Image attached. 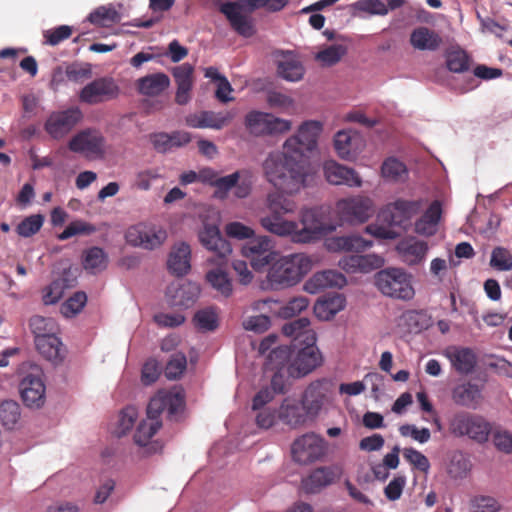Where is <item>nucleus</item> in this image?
<instances>
[{
  "instance_id": "obj_51",
  "label": "nucleus",
  "mask_w": 512,
  "mask_h": 512,
  "mask_svg": "<svg viewBox=\"0 0 512 512\" xmlns=\"http://www.w3.org/2000/svg\"><path fill=\"white\" fill-rule=\"evenodd\" d=\"M161 427V421L143 420L138 425L134 434V441L139 446H146L150 439L156 434Z\"/></svg>"
},
{
  "instance_id": "obj_22",
  "label": "nucleus",
  "mask_w": 512,
  "mask_h": 512,
  "mask_svg": "<svg viewBox=\"0 0 512 512\" xmlns=\"http://www.w3.org/2000/svg\"><path fill=\"white\" fill-rule=\"evenodd\" d=\"M194 67L189 63H183L172 69V75L177 85L175 102L178 105H186L191 100V91L194 85Z\"/></svg>"
},
{
  "instance_id": "obj_19",
  "label": "nucleus",
  "mask_w": 512,
  "mask_h": 512,
  "mask_svg": "<svg viewBox=\"0 0 512 512\" xmlns=\"http://www.w3.org/2000/svg\"><path fill=\"white\" fill-rule=\"evenodd\" d=\"M326 180L332 185H345L350 188L362 186V178L359 173L350 167L342 165L334 160L326 161L323 165Z\"/></svg>"
},
{
  "instance_id": "obj_43",
  "label": "nucleus",
  "mask_w": 512,
  "mask_h": 512,
  "mask_svg": "<svg viewBox=\"0 0 512 512\" xmlns=\"http://www.w3.org/2000/svg\"><path fill=\"white\" fill-rule=\"evenodd\" d=\"M346 300L340 294L328 296L317 301L314 307L315 314L321 319H329L344 309Z\"/></svg>"
},
{
  "instance_id": "obj_46",
  "label": "nucleus",
  "mask_w": 512,
  "mask_h": 512,
  "mask_svg": "<svg viewBox=\"0 0 512 512\" xmlns=\"http://www.w3.org/2000/svg\"><path fill=\"white\" fill-rule=\"evenodd\" d=\"M206 281L224 297H229L232 294V281L222 269L215 268L208 271Z\"/></svg>"
},
{
  "instance_id": "obj_8",
  "label": "nucleus",
  "mask_w": 512,
  "mask_h": 512,
  "mask_svg": "<svg viewBox=\"0 0 512 512\" xmlns=\"http://www.w3.org/2000/svg\"><path fill=\"white\" fill-rule=\"evenodd\" d=\"M245 127L256 137L275 136L288 132L292 127L290 120L278 118L270 113L251 111L245 116Z\"/></svg>"
},
{
  "instance_id": "obj_49",
  "label": "nucleus",
  "mask_w": 512,
  "mask_h": 512,
  "mask_svg": "<svg viewBox=\"0 0 512 512\" xmlns=\"http://www.w3.org/2000/svg\"><path fill=\"white\" fill-rule=\"evenodd\" d=\"M88 20L94 25L109 27L119 22L120 15L113 8L100 6L89 14Z\"/></svg>"
},
{
  "instance_id": "obj_55",
  "label": "nucleus",
  "mask_w": 512,
  "mask_h": 512,
  "mask_svg": "<svg viewBox=\"0 0 512 512\" xmlns=\"http://www.w3.org/2000/svg\"><path fill=\"white\" fill-rule=\"evenodd\" d=\"M334 147L340 158L345 160L351 159L353 156L351 131H338L334 137Z\"/></svg>"
},
{
  "instance_id": "obj_27",
  "label": "nucleus",
  "mask_w": 512,
  "mask_h": 512,
  "mask_svg": "<svg viewBox=\"0 0 512 512\" xmlns=\"http://www.w3.org/2000/svg\"><path fill=\"white\" fill-rule=\"evenodd\" d=\"M324 244L329 252H362L370 248L373 242L365 240L359 235L352 234L326 238Z\"/></svg>"
},
{
  "instance_id": "obj_2",
  "label": "nucleus",
  "mask_w": 512,
  "mask_h": 512,
  "mask_svg": "<svg viewBox=\"0 0 512 512\" xmlns=\"http://www.w3.org/2000/svg\"><path fill=\"white\" fill-rule=\"evenodd\" d=\"M329 209L324 206L302 208L299 224L296 221L279 218H260L261 226L269 233L279 237H290L293 243H313L336 230L328 219Z\"/></svg>"
},
{
  "instance_id": "obj_18",
  "label": "nucleus",
  "mask_w": 512,
  "mask_h": 512,
  "mask_svg": "<svg viewBox=\"0 0 512 512\" xmlns=\"http://www.w3.org/2000/svg\"><path fill=\"white\" fill-rule=\"evenodd\" d=\"M105 138L95 129H86L71 138L68 147L75 153L101 156L104 153Z\"/></svg>"
},
{
  "instance_id": "obj_48",
  "label": "nucleus",
  "mask_w": 512,
  "mask_h": 512,
  "mask_svg": "<svg viewBox=\"0 0 512 512\" xmlns=\"http://www.w3.org/2000/svg\"><path fill=\"white\" fill-rule=\"evenodd\" d=\"M381 172L385 179L394 182L404 181L408 175L405 164L393 157L383 162Z\"/></svg>"
},
{
  "instance_id": "obj_28",
  "label": "nucleus",
  "mask_w": 512,
  "mask_h": 512,
  "mask_svg": "<svg viewBox=\"0 0 512 512\" xmlns=\"http://www.w3.org/2000/svg\"><path fill=\"white\" fill-rule=\"evenodd\" d=\"M442 216V204L434 200L425 210L422 216L416 220L414 231L421 236L431 237L437 233L438 225Z\"/></svg>"
},
{
  "instance_id": "obj_21",
  "label": "nucleus",
  "mask_w": 512,
  "mask_h": 512,
  "mask_svg": "<svg viewBox=\"0 0 512 512\" xmlns=\"http://www.w3.org/2000/svg\"><path fill=\"white\" fill-rule=\"evenodd\" d=\"M199 240L219 261L225 260L232 252L231 244L222 237L216 225H205L199 232Z\"/></svg>"
},
{
  "instance_id": "obj_44",
  "label": "nucleus",
  "mask_w": 512,
  "mask_h": 512,
  "mask_svg": "<svg viewBox=\"0 0 512 512\" xmlns=\"http://www.w3.org/2000/svg\"><path fill=\"white\" fill-rule=\"evenodd\" d=\"M293 349L291 345H281L270 351L266 361L267 370H286L292 360Z\"/></svg>"
},
{
  "instance_id": "obj_33",
  "label": "nucleus",
  "mask_w": 512,
  "mask_h": 512,
  "mask_svg": "<svg viewBox=\"0 0 512 512\" xmlns=\"http://www.w3.org/2000/svg\"><path fill=\"white\" fill-rule=\"evenodd\" d=\"M191 249L186 243H179L171 249L167 261L168 270L175 276L186 275L191 268Z\"/></svg>"
},
{
  "instance_id": "obj_1",
  "label": "nucleus",
  "mask_w": 512,
  "mask_h": 512,
  "mask_svg": "<svg viewBox=\"0 0 512 512\" xmlns=\"http://www.w3.org/2000/svg\"><path fill=\"white\" fill-rule=\"evenodd\" d=\"M321 131L320 122H303L297 134L284 142L282 152H271L264 160L262 167L266 180L288 193H298L304 188L308 176L304 158L306 153L316 149Z\"/></svg>"
},
{
  "instance_id": "obj_14",
  "label": "nucleus",
  "mask_w": 512,
  "mask_h": 512,
  "mask_svg": "<svg viewBox=\"0 0 512 512\" xmlns=\"http://www.w3.org/2000/svg\"><path fill=\"white\" fill-rule=\"evenodd\" d=\"M118 93L119 88L112 78L101 77L93 80L81 89L79 100L83 103L94 105L116 98Z\"/></svg>"
},
{
  "instance_id": "obj_58",
  "label": "nucleus",
  "mask_w": 512,
  "mask_h": 512,
  "mask_svg": "<svg viewBox=\"0 0 512 512\" xmlns=\"http://www.w3.org/2000/svg\"><path fill=\"white\" fill-rule=\"evenodd\" d=\"M346 54V48L343 45H331L316 54V60L325 66H331L340 61Z\"/></svg>"
},
{
  "instance_id": "obj_57",
  "label": "nucleus",
  "mask_w": 512,
  "mask_h": 512,
  "mask_svg": "<svg viewBox=\"0 0 512 512\" xmlns=\"http://www.w3.org/2000/svg\"><path fill=\"white\" fill-rule=\"evenodd\" d=\"M95 231L94 225L82 220H76L67 225L63 232L58 235V239L64 241L75 235H89Z\"/></svg>"
},
{
  "instance_id": "obj_56",
  "label": "nucleus",
  "mask_w": 512,
  "mask_h": 512,
  "mask_svg": "<svg viewBox=\"0 0 512 512\" xmlns=\"http://www.w3.org/2000/svg\"><path fill=\"white\" fill-rule=\"evenodd\" d=\"M195 326L202 331H213L218 326V317L213 308L199 310L193 318Z\"/></svg>"
},
{
  "instance_id": "obj_62",
  "label": "nucleus",
  "mask_w": 512,
  "mask_h": 512,
  "mask_svg": "<svg viewBox=\"0 0 512 512\" xmlns=\"http://www.w3.org/2000/svg\"><path fill=\"white\" fill-rule=\"evenodd\" d=\"M490 265L499 271H509L512 269V255L502 247L493 249L490 259Z\"/></svg>"
},
{
  "instance_id": "obj_60",
  "label": "nucleus",
  "mask_w": 512,
  "mask_h": 512,
  "mask_svg": "<svg viewBox=\"0 0 512 512\" xmlns=\"http://www.w3.org/2000/svg\"><path fill=\"white\" fill-rule=\"evenodd\" d=\"M240 171H236L230 175L218 177L214 187L216 188L214 196L218 199H225L228 192L237 184L241 178Z\"/></svg>"
},
{
  "instance_id": "obj_32",
  "label": "nucleus",
  "mask_w": 512,
  "mask_h": 512,
  "mask_svg": "<svg viewBox=\"0 0 512 512\" xmlns=\"http://www.w3.org/2000/svg\"><path fill=\"white\" fill-rule=\"evenodd\" d=\"M482 399V387L472 382L459 384L452 390V400L459 406L475 409Z\"/></svg>"
},
{
  "instance_id": "obj_17",
  "label": "nucleus",
  "mask_w": 512,
  "mask_h": 512,
  "mask_svg": "<svg viewBox=\"0 0 512 512\" xmlns=\"http://www.w3.org/2000/svg\"><path fill=\"white\" fill-rule=\"evenodd\" d=\"M81 119L82 112L77 107L54 112L45 122V130L52 138L61 139L66 136Z\"/></svg>"
},
{
  "instance_id": "obj_38",
  "label": "nucleus",
  "mask_w": 512,
  "mask_h": 512,
  "mask_svg": "<svg viewBox=\"0 0 512 512\" xmlns=\"http://www.w3.org/2000/svg\"><path fill=\"white\" fill-rule=\"evenodd\" d=\"M35 345L38 352L53 363H60L64 359L65 348L56 334L36 340Z\"/></svg>"
},
{
  "instance_id": "obj_23",
  "label": "nucleus",
  "mask_w": 512,
  "mask_h": 512,
  "mask_svg": "<svg viewBox=\"0 0 512 512\" xmlns=\"http://www.w3.org/2000/svg\"><path fill=\"white\" fill-rule=\"evenodd\" d=\"M383 263V258L376 254H354L342 257L339 267L347 273H369L380 268Z\"/></svg>"
},
{
  "instance_id": "obj_53",
  "label": "nucleus",
  "mask_w": 512,
  "mask_h": 512,
  "mask_svg": "<svg viewBox=\"0 0 512 512\" xmlns=\"http://www.w3.org/2000/svg\"><path fill=\"white\" fill-rule=\"evenodd\" d=\"M44 216L33 214L25 217L16 227L19 236L28 238L38 233L43 226Z\"/></svg>"
},
{
  "instance_id": "obj_36",
  "label": "nucleus",
  "mask_w": 512,
  "mask_h": 512,
  "mask_svg": "<svg viewBox=\"0 0 512 512\" xmlns=\"http://www.w3.org/2000/svg\"><path fill=\"white\" fill-rule=\"evenodd\" d=\"M275 189L277 191L269 193L266 199V204L271 214L262 216L261 218L284 219L283 215L293 213L296 210V203L284 195H293L294 193H288L276 187Z\"/></svg>"
},
{
  "instance_id": "obj_13",
  "label": "nucleus",
  "mask_w": 512,
  "mask_h": 512,
  "mask_svg": "<svg viewBox=\"0 0 512 512\" xmlns=\"http://www.w3.org/2000/svg\"><path fill=\"white\" fill-rule=\"evenodd\" d=\"M184 403V395L179 391H159L147 406V419L160 421L159 416L165 410L172 418L183 409Z\"/></svg>"
},
{
  "instance_id": "obj_59",
  "label": "nucleus",
  "mask_w": 512,
  "mask_h": 512,
  "mask_svg": "<svg viewBox=\"0 0 512 512\" xmlns=\"http://www.w3.org/2000/svg\"><path fill=\"white\" fill-rule=\"evenodd\" d=\"M87 302V296L84 292H75L61 305V313L65 317H72L79 313Z\"/></svg>"
},
{
  "instance_id": "obj_42",
  "label": "nucleus",
  "mask_w": 512,
  "mask_h": 512,
  "mask_svg": "<svg viewBox=\"0 0 512 512\" xmlns=\"http://www.w3.org/2000/svg\"><path fill=\"white\" fill-rule=\"evenodd\" d=\"M82 264L85 270L96 274L106 269L108 256L100 247H91L83 252Z\"/></svg>"
},
{
  "instance_id": "obj_12",
  "label": "nucleus",
  "mask_w": 512,
  "mask_h": 512,
  "mask_svg": "<svg viewBox=\"0 0 512 512\" xmlns=\"http://www.w3.org/2000/svg\"><path fill=\"white\" fill-rule=\"evenodd\" d=\"M326 451V443L323 438L308 433L297 438L291 448L293 460L299 464H311L322 458Z\"/></svg>"
},
{
  "instance_id": "obj_40",
  "label": "nucleus",
  "mask_w": 512,
  "mask_h": 512,
  "mask_svg": "<svg viewBox=\"0 0 512 512\" xmlns=\"http://www.w3.org/2000/svg\"><path fill=\"white\" fill-rule=\"evenodd\" d=\"M345 276L336 270H325L316 273L310 281L306 284L307 289L310 292H314L309 289V286H313L317 290H324L327 288H341L346 285Z\"/></svg>"
},
{
  "instance_id": "obj_4",
  "label": "nucleus",
  "mask_w": 512,
  "mask_h": 512,
  "mask_svg": "<svg viewBox=\"0 0 512 512\" xmlns=\"http://www.w3.org/2000/svg\"><path fill=\"white\" fill-rule=\"evenodd\" d=\"M289 0H239L225 2L220 5V12L225 15L230 26L239 35L250 37L254 34L251 20L244 12L251 13L256 9L265 8L270 12L281 11Z\"/></svg>"
},
{
  "instance_id": "obj_35",
  "label": "nucleus",
  "mask_w": 512,
  "mask_h": 512,
  "mask_svg": "<svg viewBox=\"0 0 512 512\" xmlns=\"http://www.w3.org/2000/svg\"><path fill=\"white\" fill-rule=\"evenodd\" d=\"M409 41L413 48L421 51H436L443 43L439 33L426 26H419L412 30Z\"/></svg>"
},
{
  "instance_id": "obj_5",
  "label": "nucleus",
  "mask_w": 512,
  "mask_h": 512,
  "mask_svg": "<svg viewBox=\"0 0 512 512\" xmlns=\"http://www.w3.org/2000/svg\"><path fill=\"white\" fill-rule=\"evenodd\" d=\"M448 430L454 437H469L477 443H486L492 432L491 423L479 414L459 411L448 421Z\"/></svg>"
},
{
  "instance_id": "obj_26",
  "label": "nucleus",
  "mask_w": 512,
  "mask_h": 512,
  "mask_svg": "<svg viewBox=\"0 0 512 512\" xmlns=\"http://www.w3.org/2000/svg\"><path fill=\"white\" fill-rule=\"evenodd\" d=\"M444 355L459 374L472 373L477 364V356L471 348L450 346L446 348Z\"/></svg>"
},
{
  "instance_id": "obj_63",
  "label": "nucleus",
  "mask_w": 512,
  "mask_h": 512,
  "mask_svg": "<svg viewBox=\"0 0 512 512\" xmlns=\"http://www.w3.org/2000/svg\"><path fill=\"white\" fill-rule=\"evenodd\" d=\"M498 502L489 496H475L469 501V512H499Z\"/></svg>"
},
{
  "instance_id": "obj_39",
  "label": "nucleus",
  "mask_w": 512,
  "mask_h": 512,
  "mask_svg": "<svg viewBox=\"0 0 512 512\" xmlns=\"http://www.w3.org/2000/svg\"><path fill=\"white\" fill-rule=\"evenodd\" d=\"M337 474L330 468L321 467L311 472V474L303 479L302 487L306 493H316L322 488L332 484Z\"/></svg>"
},
{
  "instance_id": "obj_31",
  "label": "nucleus",
  "mask_w": 512,
  "mask_h": 512,
  "mask_svg": "<svg viewBox=\"0 0 512 512\" xmlns=\"http://www.w3.org/2000/svg\"><path fill=\"white\" fill-rule=\"evenodd\" d=\"M277 73L287 81L295 82L303 78L304 67L292 52H281L277 55Z\"/></svg>"
},
{
  "instance_id": "obj_6",
  "label": "nucleus",
  "mask_w": 512,
  "mask_h": 512,
  "mask_svg": "<svg viewBox=\"0 0 512 512\" xmlns=\"http://www.w3.org/2000/svg\"><path fill=\"white\" fill-rule=\"evenodd\" d=\"M374 281L378 290L385 296L408 301L415 295L411 275L401 268L380 270L375 274Z\"/></svg>"
},
{
  "instance_id": "obj_61",
  "label": "nucleus",
  "mask_w": 512,
  "mask_h": 512,
  "mask_svg": "<svg viewBox=\"0 0 512 512\" xmlns=\"http://www.w3.org/2000/svg\"><path fill=\"white\" fill-rule=\"evenodd\" d=\"M187 367L186 356L183 353L173 354L165 367V376L168 379L179 378Z\"/></svg>"
},
{
  "instance_id": "obj_3",
  "label": "nucleus",
  "mask_w": 512,
  "mask_h": 512,
  "mask_svg": "<svg viewBox=\"0 0 512 512\" xmlns=\"http://www.w3.org/2000/svg\"><path fill=\"white\" fill-rule=\"evenodd\" d=\"M312 262L302 253L274 259L269 265L266 280L272 290H281L298 284L310 271Z\"/></svg>"
},
{
  "instance_id": "obj_9",
  "label": "nucleus",
  "mask_w": 512,
  "mask_h": 512,
  "mask_svg": "<svg viewBox=\"0 0 512 512\" xmlns=\"http://www.w3.org/2000/svg\"><path fill=\"white\" fill-rule=\"evenodd\" d=\"M292 360L287 367V375L300 378L308 375L322 364L323 357L316 343L307 342L299 347H292Z\"/></svg>"
},
{
  "instance_id": "obj_50",
  "label": "nucleus",
  "mask_w": 512,
  "mask_h": 512,
  "mask_svg": "<svg viewBox=\"0 0 512 512\" xmlns=\"http://www.w3.org/2000/svg\"><path fill=\"white\" fill-rule=\"evenodd\" d=\"M20 406L16 401L5 400L0 403V421L8 429H12L20 419Z\"/></svg>"
},
{
  "instance_id": "obj_25",
  "label": "nucleus",
  "mask_w": 512,
  "mask_h": 512,
  "mask_svg": "<svg viewBox=\"0 0 512 512\" xmlns=\"http://www.w3.org/2000/svg\"><path fill=\"white\" fill-rule=\"evenodd\" d=\"M149 139L158 153H167L187 145L191 141V135L186 131L157 132L150 134Z\"/></svg>"
},
{
  "instance_id": "obj_45",
  "label": "nucleus",
  "mask_w": 512,
  "mask_h": 512,
  "mask_svg": "<svg viewBox=\"0 0 512 512\" xmlns=\"http://www.w3.org/2000/svg\"><path fill=\"white\" fill-rule=\"evenodd\" d=\"M29 327L35 337V341L42 337L57 334L59 328L56 321L51 317L34 315L29 320Z\"/></svg>"
},
{
  "instance_id": "obj_54",
  "label": "nucleus",
  "mask_w": 512,
  "mask_h": 512,
  "mask_svg": "<svg viewBox=\"0 0 512 512\" xmlns=\"http://www.w3.org/2000/svg\"><path fill=\"white\" fill-rule=\"evenodd\" d=\"M66 282V279L58 278L46 286L42 293L43 303L45 305H52L57 303L62 298L64 290L67 287Z\"/></svg>"
},
{
  "instance_id": "obj_29",
  "label": "nucleus",
  "mask_w": 512,
  "mask_h": 512,
  "mask_svg": "<svg viewBox=\"0 0 512 512\" xmlns=\"http://www.w3.org/2000/svg\"><path fill=\"white\" fill-rule=\"evenodd\" d=\"M166 295L172 305L188 308L192 306L199 297L200 287L196 283L187 281L178 286H169Z\"/></svg>"
},
{
  "instance_id": "obj_41",
  "label": "nucleus",
  "mask_w": 512,
  "mask_h": 512,
  "mask_svg": "<svg viewBox=\"0 0 512 512\" xmlns=\"http://www.w3.org/2000/svg\"><path fill=\"white\" fill-rule=\"evenodd\" d=\"M399 325L410 333H419L430 326V318L425 311L407 310L400 316Z\"/></svg>"
},
{
  "instance_id": "obj_11",
  "label": "nucleus",
  "mask_w": 512,
  "mask_h": 512,
  "mask_svg": "<svg viewBox=\"0 0 512 512\" xmlns=\"http://www.w3.org/2000/svg\"><path fill=\"white\" fill-rule=\"evenodd\" d=\"M242 255L250 261L255 271L260 272L272 263L277 253L270 237L258 236L242 247Z\"/></svg>"
},
{
  "instance_id": "obj_24",
  "label": "nucleus",
  "mask_w": 512,
  "mask_h": 512,
  "mask_svg": "<svg viewBox=\"0 0 512 512\" xmlns=\"http://www.w3.org/2000/svg\"><path fill=\"white\" fill-rule=\"evenodd\" d=\"M282 332L291 338L292 347H299L307 342L316 343L317 340L316 333L310 328V321L306 317L284 324Z\"/></svg>"
},
{
  "instance_id": "obj_16",
  "label": "nucleus",
  "mask_w": 512,
  "mask_h": 512,
  "mask_svg": "<svg viewBox=\"0 0 512 512\" xmlns=\"http://www.w3.org/2000/svg\"><path fill=\"white\" fill-rule=\"evenodd\" d=\"M333 383L326 379L316 380L309 384L302 396V402L306 412L315 416L323 405L332 398Z\"/></svg>"
},
{
  "instance_id": "obj_20",
  "label": "nucleus",
  "mask_w": 512,
  "mask_h": 512,
  "mask_svg": "<svg viewBox=\"0 0 512 512\" xmlns=\"http://www.w3.org/2000/svg\"><path fill=\"white\" fill-rule=\"evenodd\" d=\"M423 206V200H405L397 199L396 201L386 205L384 214L386 219L394 225L401 226L409 221L413 216L417 215Z\"/></svg>"
},
{
  "instance_id": "obj_10",
  "label": "nucleus",
  "mask_w": 512,
  "mask_h": 512,
  "mask_svg": "<svg viewBox=\"0 0 512 512\" xmlns=\"http://www.w3.org/2000/svg\"><path fill=\"white\" fill-rule=\"evenodd\" d=\"M125 238L132 246L152 250L164 243L167 232L159 225L141 222L129 227Z\"/></svg>"
},
{
  "instance_id": "obj_7",
  "label": "nucleus",
  "mask_w": 512,
  "mask_h": 512,
  "mask_svg": "<svg viewBox=\"0 0 512 512\" xmlns=\"http://www.w3.org/2000/svg\"><path fill=\"white\" fill-rule=\"evenodd\" d=\"M338 219L347 224H362L373 215V201L367 196H350L339 199L335 204Z\"/></svg>"
},
{
  "instance_id": "obj_64",
  "label": "nucleus",
  "mask_w": 512,
  "mask_h": 512,
  "mask_svg": "<svg viewBox=\"0 0 512 512\" xmlns=\"http://www.w3.org/2000/svg\"><path fill=\"white\" fill-rule=\"evenodd\" d=\"M309 305V301L304 296L294 297L292 298L286 305L282 306L278 315L282 318H292L295 315L299 314L303 310H305Z\"/></svg>"
},
{
  "instance_id": "obj_30",
  "label": "nucleus",
  "mask_w": 512,
  "mask_h": 512,
  "mask_svg": "<svg viewBox=\"0 0 512 512\" xmlns=\"http://www.w3.org/2000/svg\"><path fill=\"white\" fill-rule=\"evenodd\" d=\"M428 249L427 242L416 238L403 240L396 246L402 261L410 266L420 264L425 259Z\"/></svg>"
},
{
  "instance_id": "obj_37",
  "label": "nucleus",
  "mask_w": 512,
  "mask_h": 512,
  "mask_svg": "<svg viewBox=\"0 0 512 512\" xmlns=\"http://www.w3.org/2000/svg\"><path fill=\"white\" fill-rule=\"evenodd\" d=\"M279 418L290 426H298L306 421L310 416L303 405L295 399L285 398L279 408Z\"/></svg>"
},
{
  "instance_id": "obj_34",
  "label": "nucleus",
  "mask_w": 512,
  "mask_h": 512,
  "mask_svg": "<svg viewBox=\"0 0 512 512\" xmlns=\"http://www.w3.org/2000/svg\"><path fill=\"white\" fill-rule=\"evenodd\" d=\"M170 86V78L163 72L148 74L136 81L139 94L149 97L161 95Z\"/></svg>"
},
{
  "instance_id": "obj_47",
  "label": "nucleus",
  "mask_w": 512,
  "mask_h": 512,
  "mask_svg": "<svg viewBox=\"0 0 512 512\" xmlns=\"http://www.w3.org/2000/svg\"><path fill=\"white\" fill-rule=\"evenodd\" d=\"M471 63V57L462 49H453L446 53L447 69L453 73L469 71Z\"/></svg>"
},
{
  "instance_id": "obj_52",
  "label": "nucleus",
  "mask_w": 512,
  "mask_h": 512,
  "mask_svg": "<svg viewBox=\"0 0 512 512\" xmlns=\"http://www.w3.org/2000/svg\"><path fill=\"white\" fill-rule=\"evenodd\" d=\"M204 117V128L220 130L229 125L235 114L231 111L214 112L202 111Z\"/></svg>"
},
{
  "instance_id": "obj_15",
  "label": "nucleus",
  "mask_w": 512,
  "mask_h": 512,
  "mask_svg": "<svg viewBox=\"0 0 512 512\" xmlns=\"http://www.w3.org/2000/svg\"><path fill=\"white\" fill-rule=\"evenodd\" d=\"M42 370L38 367L26 374L20 384L21 398L28 407H40L45 401V384L42 379Z\"/></svg>"
}]
</instances>
